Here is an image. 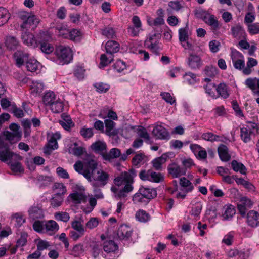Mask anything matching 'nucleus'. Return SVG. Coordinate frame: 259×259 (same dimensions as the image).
<instances>
[{
    "label": "nucleus",
    "mask_w": 259,
    "mask_h": 259,
    "mask_svg": "<svg viewBox=\"0 0 259 259\" xmlns=\"http://www.w3.org/2000/svg\"><path fill=\"white\" fill-rule=\"evenodd\" d=\"M83 162L76 161L73 165L75 170L82 175L91 183L94 188V192H97L95 196L97 198H103V194L99 191L98 188L105 186L109 182V174L100 169L96 171L98 164L93 156L86 154L82 158Z\"/></svg>",
    "instance_id": "obj_1"
},
{
    "label": "nucleus",
    "mask_w": 259,
    "mask_h": 259,
    "mask_svg": "<svg viewBox=\"0 0 259 259\" xmlns=\"http://www.w3.org/2000/svg\"><path fill=\"white\" fill-rule=\"evenodd\" d=\"M136 176L137 171L132 168L128 171L121 172L119 176L114 179V183L116 186L124 185V187L116 194V197L118 198L125 197L128 193L133 190L134 179Z\"/></svg>",
    "instance_id": "obj_2"
},
{
    "label": "nucleus",
    "mask_w": 259,
    "mask_h": 259,
    "mask_svg": "<svg viewBox=\"0 0 259 259\" xmlns=\"http://www.w3.org/2000/svg\"><path fill=\"white\" fill-rule=\"evenodd\" d=\"M54 54L56 56L55 62L61 65L69 63L73 58L71 49L62 46L56 47Z\"/></svg>",
    "instance_id": "obj_3"
},
{
    "label": "nucleus",
    "mask_w": 259,
    "mask_h": 259,
    "mask_svg": "<svg viewBox=\"0 0 259 259\" xmlns=\"http://www.w3.org/2000/svg\"><path fill=\"white\" fill-rule=\"evenodd\" d=\"M48 34L50 33H22L21 38L24 44L35 48L39 46L42 40L49 38Z\"/></svg>",
    "instance_id": "obj_4"
},
{
    "label": "nucleus",
    "mask_w": 259,
    "mask_h": 259,
    "mask_svg": "<svg viewBox=\"0 0 259 259\" xmlns=\"http://www.w3.org/2000/svg\"><path fill=\"white\" fill-rule=\"evenodd\" d=\"M22 157L13 152L7 144L0 145V160L7 163L11 160H22Z\"/></svg>",
    "instance_id": "obj_5"
},
{
    "label": "nucleus",
    "mask_w": 259,
    "mask_h": 259,
    "mask_svg": "<svg viewBox=\"0 0 259 259\" xmlns=\"http://www.w3.org/2000/svg\"><path fill=\"white\" fill-rule=\"evenodd\" d=\"M118 246L112 240L107 241L104 243L103 249L107 253L105 257L107 259H114L116 257Z\"/></svg>",
    "instance_id": "obj_6"
},
{
    "label": "nucleus",
    "mask_w": 259,
    "mask_h": 259,
    "mask_svg": "<svg viewBox=\"0 0 259 259\" xmlns=\"http://www.w3.org/2000/svg\"><path fill=\"white\" fill-rule=\"evenodd\" d=\"M179 37L182 46L185 49L193 50L194 40L192 33H179Z\"/></svg>",
    "instance_id": "obj_7"
},
{
    "label": "nucleus",
    "mask_w": 259,
    "mask_h": 259,
    "mask_svg": "<svg viewBox=\"0 0 259 259\" xmlns=\"http://www.w3.org/2000/svg\"><path fill=\"white\" fill-rule=\"evenodd\" d=\"M246 223L251 228L259 226V213L253 210L249 211L246 215Z\"/></svg>",
    "instance_id": "obj_8"
},
{
    "label": "nucleus",
    "mask_w": 259,
    "mask_h": 259,
    "mask_svg": "<svg viewBox=\"0 0 259 259\" xmlns=\"http://www.w3.org/2000/svg\"><path fill=\"white\" fill-rule=\"evenodd\" d=\"M231 57L234 67L239 70H241L245 66L243 56L237 51L232 52Z\"/></svg>",
    "instance_id": "obj_9"
},
{
    "label": "nucleus",
    "mask_w": 259,
    "mask_h": 259,
    "mask_svg": "<svg viewBox=\"0 0 259 259\" xmlns=\"http://www.w3.org/2000/svg\"><path fill=\"white\" fill-rule=\"evenodd\" d=\"M253 203L251 200L246 197H242L237 205L238 210L241 216L244 217L245 215L246 210L250 208L252 206Z\"/></svg>",
    "instance_id": "obj_10"
},
{
    "label": "nucleus",
    "mask_w": 259,
    "mask_h": 259,
    "mask_svg": "<svg viewBox=\"0 0 259 259\" xmlns=\"http://www.w3.org/2000/svg\"><path fill=\"white\" fill-rule=\"evenodd\" d=\"M153 136L161 140H168L170 136L165 128L161 125L155 126L152 131Z\"/></svg>",
    "instance_id": "obj_11"
},
{
    "label": "nucleus",
    "mask_w": 259,
    "mask_h": 259,
    "mask_svg": "<svg viewBox=\"0 0 259 259\" xmlns=\"http://www.w3.org/2000/svg\"><path fill=\"white\" fill-rule=\"evenodd\" d=\"M29 55L27 53L19 50H17L14 54L16 64L19 67L23 65L25 62L27 63V61L29 60Z\"/></svg>",
    "instance_id": "obj_12"
},
{
    "label": "nucleus",
    "mask_w": 259,
    "mask_h": 259,
    "mask_svg": "<svg viewBox=\"0 0 259 259\" xmlns=\"http://www.w3.org/2000/svg\"><path fill=\"white\" fill-rule=\"evenodd\" d=\"M48 36L49 38L44 39V40H42L41 41H40L39 46L40 49L43 53L49 54L53 52L54 51L53 46L50 44V42L53 41L54 39L52 36V33L48 34Z\"/></svg>",
    "instance_id": "obj_13"
},
{
    "label": "nucleus",
    "mask_w": 259,
    "mask_h": 259,
    "mask_svg": "<svg viewBox=\"0 0 259 259\" xmlns=\"http://www.w3.org/2000/svg\"><path fill=\"white\" fill-rule=\"evenodd\" d=\"M5 45L9 51H15L20 47L19 40L14 36L8 35L5 39Z\"/></svg>",
    "instance_id": "obj_14"
},
{
    "label": "nucleus",
    "mask_w": 259,
    "mask_h": 259,
    "mask_svg": "<svg viewBox=\"0 0 259 259\" xmlns=\"http://www.w3.org/2000/svg\"><path fill=\"white\" fill-rule=\"evenodd\" d=\"M188 64L192 69H199L203 65L199 56L191 54L188 58Z\"/></svg>",
    "instance_id": "obj_15"
},
{
    "label": "nucleus",
    "mask_w": 259,
    "mask_h": 259,
    "mask_svg": "<svg viewBox=\"0 0 259 259\" xmlns=\"http://www.w3.org/2000/svg\"><path fill=\"white\" fill-rule=\"evenodd\" d=\"M132 229L125 225H121L117 230V236L120 240L128 238L132 234Z\"/></svg>",
    "instance_id": "obj_16"
},
{
    "label": "nucleus",
    "mask_w": 259,
    "mask_h": 259,
    "mask_svg": "<svg viewBox=\"0 0 259 259\" xmlns=\"http://www.w3.org/2000/svg\"><path fill=\"white\" fill-rule=\"evenodd\" d=\"M169 173L173 178H178L181 176L185 175L186 172V169L181 167L177 164H172L168 168Z\"/></svg>",
    "instance_id": "obj_17"
},
{
    "label": "nucleus",
    "mask_w": 259,
    "mask_h": 259,
    "mask_svg": "<svg viewBox=\"0 0 259 259\" xmlns=\"http://www.w3.org/2000/svg\"><path fill=\"white\" fill-rule=\"evenodd\" d=\"M21 18L25 20L23 22V23L21 25V27L22 29H26V30H28V28H30L31 26L34 25V26L32 28L31 30H33L34 27L36 26V24L38 23L37 20L35 19L34 16H28L26 17L25 15H22L21 16Z\"/></svg>",
    "instance_id": "obj_18"
},
{
    "label": "nucleus",
    "mask_w": 259,
    "mask_h": 259,
    "mask_svg": "<svg viewBox=\"0 0 259 259\" xmlns=\"http://www.w3.org/2000/svg\"><path fill=\"white\" fill-rule=\"evenodd\" d=\"M21 160H11L7 164L10 166L11 170L15 174H21L24 172V169L20 161Z\"/></svg>",
    "instance_id": "obj_19"
},
{
    "label": "nucleus",
    "mask_w": 259,
    "mask_h": 259,
    "mask_svg": "<svg viewBox=\"0 0 259 259\" xmlns=\"http://www.w3.org/2000/svg\"><path fill=\"white\" fill-rule=\"evenodd\" d=\"M139 190L140 191L142 195L144 196V197H145L148 202L150 199L154 198L157 195L156 191L153 188H149L141 186L139 188Z\"/></svg>",
    "instance_id": "obj_20"
},
{
    "label": "nucleus",
    "mask_w": 259,
    "mask_h": 259,
    "mask_svg": "<svg viewBox=\"0 0 259 259\" xmlns=\"http://www.w3.org/2000/svg\"><path fill=\"white\" fill-rule=\"evenodd\" d=\"M218 74L217 69L212 66H206L203 70V74L207 76L204 80L206 82H210L211 78L214 77Z\"/></svg>",
    "instance_id": "obj_21"
},
{
    "label": "nucleus",
    "mask_w": 259,
    "mask_h": 259,
    "mask_svg": "<svg viewBox=\"0 0 259 259\" xmlns=\"http://www.w3.org/2000/svg\"><path fill=\"white\" fill-rule=\"evenodd\" d=\"M91 148L95 152L101 153L102 156L103 153H106L107 145L104 142L96 141L91 145Z\"/></svg>",
    "instance_id": "obj_22"
},
{
    "label": "nucleus",
    "mask_w": 259,
    "mask_h": 259,
    "mask_svg": "<svg viewBox=\"0 0 259 259\" xmlns=\"http://www.w3.org/2000/svg\"><path fill=\"white\" fill-rule=\"evenodd\" d=\"M168 156L166 153L163 154L160 157L155 158L152 161L153 168L157 170H160L162 168V165L164 163Z\"/></svg>",
    "instance_id": "obj_23"
},
{
    "label": "nucleus",
    "mask_w": 259,
    "mask_h": 259,
    "mask_svg": "<svg viewBox=\"0 0 259 259\" xmlns=\"http://www.w3.org/2000/svg\"><path fill=\"white\" fill-rule=\"evenodd\" d=\"M64 201V197L62 195L54 194L50 200V206L57 208L61 206Z\"/></svg>",
    "instance_id": "obj_24"
},
{
    "label": "nucleus",
    "mask_w": 259,
    "mask_h": 259,
    "mask_svg": "<svg viewBox=\"0 0 259 259\" xmlns=\"http://www.w3.org/2000/svg\"><path fill=\"white\" fill-rule=\"evenodd\" d=\"M119 44L116 41L109 40L106 44V50L107 54L113 55L117 53L119 50Z\"/></svg>",
    "instance_id": "obj_25"
},
{
    "label": "nucleus",
    "mask_w": 259,
    "mask_h": 259,
    "mask_svg": "<svg viewBox=\"0 0 259 259\" xmlns=\"http://www.w3.org/2000/svg\"><path fill=\"white\" fill-rule=\"evenodd\" d=\"M218 154L221 160L228 161L230 159L227 147L223 144L220 145L218 148Z\"/></svg>",
    "instance_id": "obj_26"
},
{
    "label": "nucleus",
    "mask_w": 259,
    "mask_h": 259,
    "mask_svg": "<svg viewBox=\"0 0 259 259\" xmlns=\"http://www.w3.org/2000/svg\"><path fill=\"white\" fill-rule=\"evenodd\" d=\"M44 88L42 82L39 81H32L30 85V89L31 93L36 96L37 94L41 93Z\"/></svg>",
    "instance_id": "obj_27"
},
{
    "label": "nucleus",
    "mask_w": 259,
    "mask_h": 259,
    "mask_svg": "<svg viewBox=\"0 0 259 259\" xmlns=\"http://www.w3.org/2000/svg\"><path fill=\"white\" fill-rule=\"evenodd\" d=\"M29 217L33 220L40 219L44 217L42 210L37 206H32L28 210Z\"/></svg>",
    "instance_id": "obj_28"
},
{
    "label": "nucleus",
    "mask_w": 259,
    "mask_h": 259,
    "mask_svg": "<svg viewBox=\"0 0 259 259\" xmlns=\"http://www.w3.org/2000/svg\"><path fill=\"white\" fill-rule=\"evenodd\" d=\"M115 124L116 123L111 120L106 119L105 120L106 135L110 136L116 135L117 132L114 128Z\"/></svg>",
    "instance_id": "obj_29"
},
{
    "label": "nucleus",
    "mask_w": 259,
    "mask_h": 259,
    "mask_svg": "<svg viewBox=\"0 0 259 259\" xmlns=\"http://www.w3.org/2000/svg\"><path fill=\"white\" fill-rule=\"evenodd\" d=\"M203 20L216 30L219 27V23L213 15H206L202 17Z\"/></svg>",
    "instance_id": "obj_30"
},
{
    "label": "nucleus",
    "mask_w": 259,
    "mask_h": 259,
    "mask_svg": "<svg viewBox=\"0 0 259 259\" xmlns=\"http://www.w3.org/2000/svg\"><path fill=\"white\" fill-rule=\"evenodd\" d=\"M121 155L120 150L117 148H112L109 153H103V158L105 160H110L112 159L119 157Z\"/></svg>",
    "instance_id": "obj_31"
},
{
    "label": "nucleus",
    "mask_w": 259,
    "mask_h": 259,
    "mask_svg": "<svg viewBox=\"0 0 259 259\" xmlns=\"http://www.w3.org/2000/svg\"><path fill=\"white\" fill-rule=\"evenodd\" d=\"M58 97L56 96L53 92H48L45 94L43 96L42 101L46 106H50L53 104Z\"/></svg>",
    "instance_id": "obj_32"
},
{
    "label": "nucleus",
    "mask_w": 259,
    "mask_h": 259,
    "mask_svg": "<svg viewBox=\"0 0 259 259\" xmlns=\"http://www.w3.org/2000/svg\"><path fill=\"white\" fill-rule=\"evenodd\" d=\"M49 107L53 112L58 113L63 111L64 104L61 100L58 98Z\"/></svg>",
    "instance_id": "obj_33"
},
{
    "label": "nucleus",
    "mask_w": 259,
    "mask_h": 259,
    "mask_svg": "<svg viewBox=\"0 0 259 259\" xmlns=\"http://www.w3.org/2000/svg\"><path fill=\"white\" fill-rule=\"evenodd\" d=\"M59 226L53 220H50L45 224V231L50 234L53 233L59 230Z\"/></svg>",
    "instance_id": "obj_34"
},
{
    "label": "nucleus",
    "mask_w": 259,
    "mask_h": 259,
    "mask_svg": "<svg viewBox=\"0 0 259 259\" xmlns=\"http://www.w3.org/2000/svg\"><path fill=\"white\" fill-rule=\"evenodd\" d=\"M251 131L250 128L243 127L240 129V137L245 143H248L251 140Z\"/></svg>",
    "instance_id": "obj_35"
},
{
    "label": "nucleus",
    "mask_w": 259,
    "mask_h": 259,
    "mask_svg": "<svg viewBox=\"0 0 259 259\" xmlns=\"http://www.w3.org/2000/svg\"><path fill=\"white\" fill-rule=\"evenodd\" d=\"M70 198L74 203L79 204L85 201L86 196L81 193H73L69 195Z\"/></svg>",
    "instance_id": "obj_36"
},
{
    "label": "nucleus",
    "mask_w": 259,
    "mask_h": 259,
    "mask_svg": "<svg viewBox=\"0 0 259 259\" xmlns=\"http://www.w3.org/2000/svg\"><path fill=\"white\" fill-rule=\"evenodd\" d=\"M69 151L70 153L76 156H79L83 154L84 148L80 146H78L76 143H73L70 144L69 148Z\"/></svg>",
    "instance_id": "obj_37"
},
{
    "label": "nucleus",
    "mask_w": 259,
    "mask_h": 259,
    "mask_svg": "<svg viewBox=\"0 0 259 259\" xmlns=\"http://www.w3.org/2000/svg\"><path fill=\"white\" fill-rule=\"evenodd\" d=\"M132 200L134 203L136 204H146L148 201L146 200V199L144 197V196L142 195L140 191L138 190V192L135 193L133 196Z\"/></svg>",
    "instance_id": "obj_38"
},
{
    "label": "nucleus",
    "mask_w": 259,
    "mask_h": 259,
    "mask_svg": "<svg viewBox=\"0 0 259 259\" xmlns=\"http://www.w3.org/2000/svg\"><path fill=\"white\" fill-rule=\"evenodd\" d=\"M101 62L100 67H104L107 66L113 60V56L112 54H102L100 57Z\"/></svg>",
    "instance_id": "obj_39"
},
{
    "label": "nucleus",
    "mask_w": 259,
    "mask_h": 259,
    "mask_svg": "<svg viewBox=\"0 0 259 259\" xmlns=\"http://www.w3.org/2000/svg\"><path fill=\"white\" fill-rule=\"evenodd\" d=\"M10 17L8 11L5 8L0 7V26L6 23Z\"/></svg>",
    "instance_id": "obj_40"
},
{
    "label": "nucleus",
    "mask_w": 259,
    "mask_h": 259,
    "mask_svg": "<svg viewBox=\"0 0 259 259\" xmlns=\"http://www.w3.org/2000/svg\"><path fill=\"white\" fill-rule=\"evenodd\" d=\"M231 166L235 171L239 172L241 174H246V168L242 163L238 162L236 160H233L231 162Z\"/></svg>",
    "instance_id": "obj_41"
},
{
    "label": "nucleus",
    "mask_w": 259,
    "mask_h": 259,
    "mask_svg": "<svg viewBox=\"0 0 259 259\" xmlns=\"http://www.w3.org/2000/svg\"><path fill=\"white\" fill-rule=\"evenodd\" d=\"M180 184L184 190H186V192H190L194 189L192 183L185 177L180 179Z\"/></svg>",
    "instance_id": "obj_42"
},
{
    "label": "nucleus",
    "mask_w": 259,
    "mask_h": 259,
    "mask_svg": "<svg viewBox=\"0 0 259 259\" xmlns=\"http://www.w3.org/2000/svg\"><path fill=\"white\" fill-rule=\"evenodd\" d=\"M135 217L137 220L141 222H146L150 219L149 214L142 209L139 210L136 213Z\"/></svg>",
    "instance_id": "obj_43"
},
{
    "label": "nucleus",
    "mask_w": 259,
    "mask_h": 259,
    "mask_svg": "<svg viewBox=\"0 0 259 259\" xmlns=\"http://www.w3.org/2000/svg\"><path fill=\"white\" fill-rule=\"evenodd\" d=\"M59 123L66 130H69L72 125L70 118L65 115H62V120L59 121Z\"/></svg>",
    "instance_id": "obj_44"
},
{
    "label": "nucleus",
    "mask_w": 259,
    "mask_h": 259,
    "mask_svg": "<svg viewBox=\"0 0 259 259\" xmlns=\"http://www.w3.org/2000/svg\"><path fill=\"white\" fill-rule=\"evenodd\" d=\"M52 189L56 192L55 194L62 195V196H63L67 191L66 187L63 184L60 183H55L52 187Z\"/></svg>",
    "instance_id": "obj_45"
},
{
    "label": "nucleus",
    "mask_w": 259,
    "mask_h": 259,
    "mask_svg": "<svg viewBox=\"0 0 259 259\" xmlns=\"http://www.w3.org/2000/svg\"><path fill=\"white\" fill-rule=\"evenodd\" d=\"M54 218L58 221L67 222L69 220L70 216L66 212L58 211L54 213Z\"/></svg>",
    "instance_id": "obj_46"
},
{
    "label": "nucleus",
    "mask_w": 259,
    "mask_h": 259,
    "mask_svg": "<svg viewBox=\"0 0 259 259\" xmlns=\"http://www.w3.org/2000/svg\"><path fill=\"white\" fill-rule=\"evenodd\" d=\"M184 81L189 84H194L197 82L196 75L192 72H188L184 75Z\"/></svg>",
    "instance_id": "obj_47"
},
{
    "label": "nucleus",
    "mask_w": 259,
    "mask_h": 259,
    "mask_svg": "<svg viewBox=\"0 0 259 259\" xmlns=\"http://www.w3.org/2000/svg\"><path fill=\"white\" fill-rule=\"evenodd\" d=\"M39 65V63L37 60L30 59L27 61L26 68L30 72H35L38 69Z\"/></svg>",
    "instance_id": "obj_48"
},
{
    "label": "nucleus",
    "mask_w": 259,
    "mask_h": 259,
    "mask_svg": "<svg viewBox=\"0 0 259 259\" xmlns=\"http://www.w3.org/2000/svg\"><path fill=\"white\" fill-rule=\"evenodd\" d=\"M62 36L75 42L80 41L82 38L81 33H62Z\"/></svg>",
    "instance_id": "obj_49"
},
{
    "label": "nucleus",
    "mask_w": 259,
    "mask_h": 259,
    "mask_svg": "<svg viewBox=\"0 0 259 259\" xmlns=\"http://www.w3.org/2000/svg\"><path fill=\"white\" fill-rule=\"evenodd\" d=\"M217 91L218 94L224 99L229 97L227 86L224 83H220L217 88Z\"/></svg>",
    "instance_id": "obj_50"
},
{
    "label": "nucleus",
    "mask_w": 259,
    "mask_h": 259,
    "mask_svg": "<svg viewBox=\"0 0 259 259\" xmlns=\"http://www.w3.org/2000/svg\"><path fill=\"white\" fill-rule=\"evenodd\" d=\"M146 156L142 153L137 154L132 159V163L134 165L143 164L145 161Z\"/></svg>",
    "instance_id": "obj_51"
},
{
    "label": "nucleus",
    "mask_w": 259,
    "mask_h": 259,
    "mask_svg": "<svg viewBox=\"0 0 259 259\" xmlns=\"http://www.w3.org/2000/svg\"><path fill=\"white\" fill-rule=\"evenodd\" d=\"M164 180V176L159 172H156L152 169L150 182L154 183H160Z\"/></svg>",
    "instance_id": "obj_52"
},
{
    "label": "nucleus",
    "mask_w": 259,
    "mask_h": 259,
    "mask_svg": "<svg viewBox=\"0 0 259 259\" xmlns=\"http://www.w3.org/2000/svg\"><path fill=\"white\" fill-rule=\"evenodd\" d=\"M85 71L83 67L76 66L74 69L73 74L78 79L81 80L84 78Z\"/></svg>",
    "instance_id": "obj_53"
},
{
    "label": "nucleus",
    "mask_w": 259,
    "mask_h": 259,
    "mask_svg": "<svg viewBox=\"0 0 259 259\" xmlns=\"http://www.w3.org/2000/svg\"><path fill=\"white\" fill-rule=\"evenodd\" d=\"M235 213V210L232 206H227L224 212L222 214V217L224 220H228L231 218Z\"/></svg>",
    "instance_id": "obj_54"
},
{
    "label": "nucleus",
    "mask_w": 259,
    "mask_h": 259,
    "mask_svg": "<svg viewBox=\"0 0 259 259\" xmlns=\"http://www.w3.org/2000/svg\"><path fill=\"white\" fill-rule=\"evenodd\" d=\"M71 227L74 231L85 233V229L82 223L80 221L75 220L72 221L71 223Z\"/></svg>",
    "instance_id": "obj_55"
},
{
    "label": "nucleus",
    "mask_w": 259,
    "mask_h": 259,
    "mask_svg": "<svg viewBox=\"0 0 259 259\" xmlns=\"http://www.w3.org/2000/svg\"><path fill=\"white\" fill-rule=\"evenodd\" d=\"M51 246V243L49 242L46 240H39L37 243V250L40 252L45 249H50Z\"/></svg>",
    "instance_id": "obj_56"
},
{
    "label": "nucleus",
    "mask_w": 259,
    "mask_h": 259,
    "mask_svg": "<svg viewBox=\"0 0 259 259\" xmlns=\"http://www.w3.org/2000/svg\"><path fill=\"white\" fill-rule=\"evenodd\" d=\"M12 221L15 222V225L17 227H19L25 222V219L23 218V215L19 213H16L12 219Z\"/></svg>",
    "instance_id": "obj_57"
},
{
    "label": "nucleus",
    "mask_w": 259,
    "mask_h": 259,
    "mask_svg": "<svg viewBox=\"0 0 259 259\" xmlns=\"http://www.w3.org/2000/svg\"><path fill=\"white\" fill-rule=\"evenodd\" d=\"M204 88L206 93L212 97L215 96V91H217V88L214 83L209 82Z\"/></svg>",
    "instance_id": "obj_58"
},
{
    "label": "nucleus",
    "mask_w": 259,
    "mask_h": 259,
    "mask_svg": "<svg viewBox=\"0 0 259 259\" xmlns=\"http://www.w3.org/2000/svg\"><path fill=\"white\" fill-rule=\"evenodd\" d=\"M99 221L97 218H91L86 223V228L93 229L99 225Z\"/></svg>",
    "instance_id": "obj_59"
},
{
    "label": "nucleus",
    "mask_w": 259,
    "mask_h": 259,
    "mask_svg": "<svg viewBox=\"0 0 259 259\" xmlns=\"http://www.w3.org/2000/svg\"><path fill=\"white\" fill-rule=\"evenodd\" d=\"M257 78L256 77L248 78L245 81V84L253 92L255 91Z\"/></svg>",
    "instance_id": "obj_60"
},
{
    "label": "nucleus",
    "mask_w": 259,
    "mask_h": 259,
    "mask_svg": "<svg viewBox=\"0 0 259 259\" xmlns=\"http://www.w3.org/2000/svg\"><path fill=\"white\" fill-rule=\"evenodd\" d=\"M149 41L150 40H145V45L153 53H157L159 49V46L157 42H156V41H154L153 42V43H151Z\"/></svg>",
    "instance_id": "obj_61"
},
{
    "label": "nucleus",
    "mask_w": 259,
    "mask_h": 259,
    "mask_svg": "<svg viewBox=\"0 0 259 259\" xmlns=\"http://www.w3.org/2000/svg\"><path fill=\"white\" fill-rule=\"evenodd\" d=\"M149 41L150 40H145V45L153 53H157L159 49V46L157 42H156V41H154L153 42V43H151Z\"/></svg>",
    "instance_id": "obj_62"
},
{
    "label": "nucleus",
    "mask_w": 259,
    "mask_h": 259,
    "mask_svg": "<svg viewBox=\"0 0 259 259\" xmlns=\"http://www.w3.org/2000/svg\"><path fill=\"white\" fill-rule=\"evenodd\" d=\"M160 96L165 102L171 105H172L176 102L175 98L172 97L169 93L163 92L160 94Z\"/></svg>",
    "instance_id": "obj_63"
},
{
    "label": "nucleus",
    "mask_w": 259,
    "mask_h": 259,
    "mask_svg": "<svg viewBox=\"0 0 259 259\" xmlns=\"http://www.w3.org/2000/svg\"><path fill=\"white\" fill-rule=\"evenodd\" d=\"M92 247V253L94 257H97L101 250V245L99 242H93L91 245Z\"/></svg>",
    "instance_id": "obj_64"
}]
</instances>
